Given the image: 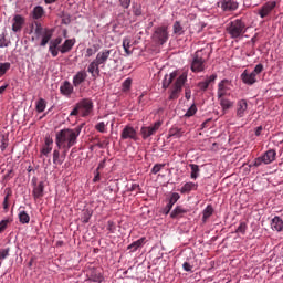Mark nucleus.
<instances>
[{"mask_svg":"<svg viewBox=\"0 0 283 283\" xmlns=\"http://www.w3.org/2000/svg\"><path fill=\"white\" fill-rule=\"evenodd\" d=\"M85 124H80L75 128H63L55 134V145L59 149H72L78 143V136L83 132Z\"/></svg>","mask_w":283,"mask_h":283,"instance_id":"1","label":"nucleus"},{"mask_svg":"<svg viewBox=\"0 0 283 283\" xmlns=\"http://www.w3.org/2000/svg\"><path fill=\"white\" fill-rule=\"evenodd\" d=\"M209 61V54L205 50H199L192 55L190 64L191 72L196 74L205 72V64Z\"/></svg>","mask_w":283,"mask_h":283,"instance_id":"2","label":"nucleus"},{"mask_svg":"<svg viewBox=\"0 0 283 283\" xmlns=\"http://www.w3.org/2000/svg\"><path fill=\"white\" fill-rule=\"evenodd\" d=\"M226 31L232 39H240V36L247 33V23L237 19L227 24Z\"/></svg>","mask_w":283,"mask_h":283,"instance_id":"3","label":"nucleus"},{"mask_svg":"<svg viewBox=\"0 0 283 283\" xmlns=\"http://www.w3.org/2000/svg\"><path fill=\"white\" fill-rule=\"evenodd\" d=\"M187 83V74L182 73L172 85L170 91V95L168 97L169 101H177L180 97V93L182 92V86Z\"/></svg>","mask_w":283,"mask_h":283,"instance_id":"4","label":"nucleus"},{"mask_svg":"<svg viewBox=\"0 0 283 283\" xmlns=\"http://www.w3.org/2000/svg\"><path fill=\"white\" fill-rule=\"evenodd\" d=\"M151 39L156 45H165L169 41V31L167 27H158L155 29Z\"/></svg>","mask_w":283,"mask_h":283,"instance_id":"5","label":"nucleus"},{"mask_svg":"<svg viewBox=\"0 0 283 283\" xmlns=\"http://www.w3.org/2000/svg\"><path fill=\"white\" fill-rule=\"evenodd\" d=\"M160 127H163V122L160 120H157L154 124H150L149 126H143L140 128L142 138L144 140H147L148 138H151V136H156Z\"/></svg>","mask_w":283,"mask_h":283,"instance_id":"6","label":"nucleus"},{"mask_svg":"<svg viewBox=\"0 0 283 283\" xmlns=\"http://www.w3.org/2000/svg\"><path fill=\"white\" fill-rule=\"evenodd\" d=\"M277 153L274 149L265 151L261 157L254 159L253 167H260L261 165H271L275 160Z\"/></svg>","mask_w":283,"mask_h":283,"instance_id":"7","label":"nucleus"},{"mask_svg":"<svg viewBox=\"0 0 283 283\" xmlns=\"http://www.w3.org/2000/svg\"><path fill=\"white\" fill-rule=\"evenodd\" d=\"M277 8L276 1H268L261 8L258 10V14L260 19H268V17H271L273 10Z\"/></svg>","mask_w":283,"mask_h":283,"instance_id":"8","label":"nucleus"},{"mask_svg":"<svg viewBox=\"0 0 283 283\" xmlns=\"http://www.w3.org/2000/svg\"><path fill=\"white\" fill-rule=\"evenodd\" d=\"M77 108H80L82 117L85 118L88 114H92L94 102L90 98H84L77 103Z\"/></svg>","mask_w":283,"mask_h":283,"instance_id":"9","label":"nucleus"},{"mask_svg":"<svg viewBox=\"0 0 283 283\" xmlns=\"http://www.w3.org/2000/svg\"><path fill=\"white\" fill-rule=\"evenodd\" d=\"M122 140H138V133L135 127L125 126L120 133Z\"/></svg>","mask_w":283,"mask_h":283,"instance_id":"10","label":"nucleus"},{"mask_svg":"<svg viewBox=\"0 0 283 283\" xmlns=\"http://www.w3.org/2000/svg\"><path fill=\"white\" fill-rule=\"evenodd\" d=\"M249 113V104L247 99H239L235 105V116L237 118H244Z\"/></svg>","mask_w":283,"mask_h":283,"instance_id":"11","label":"nucleus"},{"mask_svg":"<svg viewBox=\"0 0 283 283\" xmlns=\"http://www.w3.org/2000/svg\"><path fill=\"white\" fill-rule=\"evenodd\" d=\"M217 6L223 12H234V10H238V2L233 0H220Z\"/></svg>","mask_w":283,"mask_h":283,"instance_id":"12","label":"nucleus"},{"mask_svg":"<svg viewBox=\"0 0 283 283\" xmlns=\"http://www.w3.org/2000/svg\"><path fill=\"white\" fill-rule=\"evenodd\" d=\"M25 25V18L21 14H15L12 19V32H21Z\"/></svg>","mask_w":283,"mask_h":283,"instance_id":"13","label":"nucleus"},{"mask_svg":"<svg viewBox=\"0 0 283 283\" xmlns=\"http://www.w3.org/2000/svg\"><path fill=\"white\" fill-rule=\"evenodd\" d=\"M112 55V50L109 49H104L102 51H99L95 57V60L98 62V64L102 67H105V63H107V61H109V56Z\"/></svg>","mask_w":283,"mask_h":283,"instance_id":"14","label":"nucleus"},{"mask_svg":"<svg viewBox=\"0 0 283 283\" xmlns=\"http://www.w3.org/2000/svg\"><path fill=\"white\" fill-rule=\"evenodd\" d=\"M101 67H103L96 60H93L87 67L88 74L92 78H98L101 76Z\"/></svg>","mask_w":283,"mask_h":283,"instance_id":"15","label":"nucleus"},{"mask_svg":"<svg viewBox=\"0 0 283 283\" xmlns=\"http://www.w3.org/2000/svg\"><path fill=\"white\" fill-rule=\"evenodd\" d=\"M241 80L244 85H255V83H258V75L253 72L249 73V71L245 70L241 74Z\"/></svg>","mask_w":283,"mask_h":283,"instance_id":"16","label":"nucleus"},{"mask_svg":"<svg viewBox=\"0 0 283 283\" xmlns=\"http://www.w3.org/2000/svg\"><path fill=\"white\" fill-rule=\"evenodd\" d=\"M33 191H32V196L34 198V200H39L41 198H43V192L45 191V184L43 181H40L39 184L33 182Z\"/></svg>","mask_w":283,"mask_h":283,"instance_id":"17","label":"nucleus"},{"mask_svg":"<svg viewBox=\"0 0 283 283\" xmlns=\"http://www.w3.org/2000/svg\"><path fill=\"white\" fill-rule=\"evenodd\" d=\"M216 78H218L217 74H212L210 76H207L205 81L199 82L197 84V87H199V90L201 92H207V90H209V85H211V83H216Z\"/></svg>","mask_w":283,"mask_h":283,"instance_id":"18","label":"nucleus"},{"mask_svg":"<svg viewBox=\"0 0 283 283\" xmlns=\"http://www.w3.org/2000/svg\"><path fill=\"white\" fill-rule=\"evenodd\" d=\"M87 78V72L80 71L73 76V85L74 87H78L82 83H85Z\"/></svg>","mask_w":283,"mask_h":283,"instance_id":"19","label":"nucleus"},{"mask_svg":"<svg viewBox=\"0 0 283 283\" xmlns=\"http://www.w3.org/2000/svg\"><path fill=\"white\" fill-rule=\"evenodd\" d=\"M229 80H222L218 85L217 96L218 98H224L227 96V91L229 90Z\"/></svg>","mask_w":283,"mask_h":283,"instance_id":"20","label":"nucleus"},{"mask_svg":"<svg viewBox=\"0 0 283 283\" xmlns=\"http://www.w3.org/2000/svg\"><path fill=\"white\" fill-rule=\"evenodd\" d=\"M186 213H189V210L184 208L182 206H177L170 213V218L178 219L184 218Z\"/></svg>","mask_w":283,"mask_h":283,"instance_id":"21","label":"nucleus"},{"mask_svg":"<svg viewBox=\"0 0 283 283\" xmlns=\"http://www.w3.org/2000/svg\"><path fill=\"white\" fill-rule=\"evenodd\" d=\"M177 200H180V195L178 192H174L170 196L169 202L164 209L166 216L169 214V211H171V209H174V205L177 202Z\"/></svg>","mask_w":283,"mask_h":283,"instance_id":"22","label":"nucleus"},{"mask_svg":"<svg viewBox=\"0 0 283 283\" xmlns=\"http://www.w3.org/2000/svg\"><path fill=\"white\" fill-rule=\"evenodd\" d=\"M60 92L63 96H72L74 92V86L69 81H65L63 85L60 86Z\"/></svg>","mask_w":283,"mask_h":283,"instance_id":"23","label":"nucleus"},{"mask_svg":"<svg viewBox=\"0 0 283 283\" xmlns=\"http://www.w3.org/2000/svg\"><path fill=\"white\" fill-rule=\"evenodd\" d=\"M198 190V184L195 182H186L181 188H180V193L185 195V193H191V191H196Z\"/></svg>","mask_w":283,"mask_h":283,"instance_id":"24","label":"nucleus"},{"mask_svg":"<svg viewBox=\"0 0 283 283\" xmlns=\"http://www.w3.org/2000/svg\"><path fill=\"white\" fill-rule=\"evenodd\" d=\"M73 48H74V40L69 39V40H65L61 46H59V50L61 54H67V52H70Z\"/></svg>","mask_w":283,"mask_h":283,"instance_id":"25","label":"nucleus"},{"mask_svg":"<svg viewBox=\"0 0 283 283\" xmlns=\"http://www.w3.org/2000/svg\"><path fill=\"white\" fill-rule=\"evenodd\" d=\"M271 229L273 231H282L283 229V220L280 217H274L271 221Z\"/></svg>","mask_w":283,"mask_h":283,"instance_id":"26","label":"nucleus"},{"mask_svg":"<svg viewBox=\"0 0 283 283\" xmlns=\"http://www.w3.org/2000/svg\"><path fill=\"white\" fill-rule=\"evenodd\" d=\"M132 48V38L126 36L123 39V49L127 56H132L134 54L133 50H129Z\"/></svg>","mask_w":283,"mask_h":283,"instance_id":"27","label":"nucleus"},{"mask_svg":"<svg viewBox=\"0 0 283 283\" xmlns=\"http://www.w3.org/2000/svg\"><path fill=\"white\" fill-rule=\"evenodd\" d=\"M176 76H178V72H172L169 75H166L163 82V88L167 90V87L174 83V78H176Z\"/></svg>","mask_w":283,"mask_h":283,"instance_id":"28","label":"nucleus"},{"mask_svg":"<svg viewBox=\"0 0 283 283\" xmlns=\"http://www.w3.org/2000/svg\"><path fill=\"white\" fill-rule=\"evenodd\" d=\"M213 216V206L208 205L205 210L202 211V222L203 224L207 223V220Z\"/></svg>","mask_w":283,"mask_h":283,"instance_id":"29","label":"nucleus"},{"mask_svg":"<svg viewBox=\"0 0 283 283\" xmlns=\"http://www.w3.org/2000/svg\"><path fill=\"white\" fill-rule=\"evenodd\" d=\"M44 14H45V9H43V7L41 6H36L32 11V19L38 21V19H41Z\"/></svg>","mask_w":283,"mask_h":283,"instance_id":"30","label":"nucleus"},{"mask_svg":"<svg viewBox=\"0 0 283 283\" xmlns=\"http://www.w3.org/2000/svg\"><path fill=\"white\" fill-rule=\"evenodd\" d=\"M218 99L223 112H227V109H231V107H233V102L231 99H227L224 97H219Z\"/></svg>","mask_w":283,"mask_h":283,"instance_id":"31","label":"nucleus"},{"mask_svg":"<svg viewBox=\"0 0 283 283\" xmlns=\"http://www.w3.org/2000/svg\"><path fill=\"white\" fill-rule=\"evenodd\" d=\"M90 282H103V275L96 270H92L88 275Z\"/></svg>","mask_w":283,"mask_h":283,"instance_id":"32","label":"nucleus"},{"mask_svg":"<svg viewBox=\"0 0 283 283\" xmlns=\"http://www.w3.org/2000/svg\"><path fill=\"white\" fill-rule=\"evenodd\" d=\"M143 244H145V238H140L137 241H134L132 244L128 245V250H130L132 252L138 251V249L143 247Z\"/></svg>","mask_w":283,"mask_h":283,"instance_id":"33","label":"nucleus"},{"mask_svg":"<svg viewBox=\"0 0 283 283\" xmlns=\"http://www.w3.org/2000/svg\"><path fill=\"white\" fill-rule=\"evenodd\" d=\"M53 165H63L61 149H59V147L53 150Z\"/></svg>","mask_w":283,"mask_h":283,"instance_id":"34","label":"nucleus"},{"mask_svg":"<svg viewBox=\"0 0 283 283\" xmlns=\"http://www.w3.org/2000/svg\"><path fill=\"white\" fill-rule=\"evenodd\" d=\"M18 217L21 224H30V214L25 210H20Z\"/></svg>","mask_w":283,"mask_h":283,"instance_id":"35","label":"nucleus"},{"mask_svg":"<svg viewBox=\"0 0 283 283\" xmlns=\"http://www.w3.org/2000/svg\"><path fill=\"white\" fill-rule=\"evenodd\" d=\"M99 46L98 44H93L92 48H87L86 49V59H90L91 56H94V54H96V52H98Z\"/></svg>","mask_w":283,"mask_h":283,"instance_id":"36","label":"nucleus"},{"mask_svg":"<svg viewBox=\"0 0 283 283\" xmlns=\"http://www.w3.org/2000/svg\"><path fill=\"white\" fill-rule=\"evenodd\" d=\"M46 105H48V103L45 102V99L40 98L36 102V106H35L36 112H39V114H41L42 112H45Z\"/></svg>","mask_w":283,"mask_h":283,"instance_id":"37","label":"nucleus"},{"mask_svg":"<svg viewBox=\"0 0 283 283\" xmlns=\"http://www.w3.org/2000/svg\"><path fill=\"white\" fill-rule=\"evenodd\" d=\"M52 39V32L46 31L43 36H42V41L40 43L41 48H45V45H48V43H50V40Z\"/></svg>","mask_w":283,"mask_h":283,"instance_id":"38","label":"nucleus"},{"mask_svg":"<svg viewBox=\"0 0 283 283\" xmlns=\"http://www.w3.org/2000/svg\"><path fill=\"white\" fill-rule=\"evenodd\" d=\"M172 28H174V33L178 34V36L185 34V29H182V24H180V22L176 21Z\"/></svg>","mask_w":283,"mask_h":283,"instance_id":"39","label":"nucleus"},{"mask_svg":"<svg viewBox=\"0 0 283 283\" xmlns=\"http://www.w3.org/2000/svg\"><path fill=\"white\" fill-rule=\"evenodd\" d=\"M190 168H191L190 177L192 178V180H196V178H198V174H200V167L196 164H190Z\"/></svg>","mask_w":283,"mask_h":283,"instance_id":"40","label":"nucleus"},{"mask_svg":"<svg viewBox=\"0 0 283 283\" xmlns=\"http://www.w3.org/2000/svg\"><path fill=\"white\" fill-rule=\"evenodd\" d=\"M169 136H176L177 138H180V136H182V129L178 127H172L169 129Z\"/></svg>","mask_w":283,"mask_h":283,"instance_id":"41","label":"nucleus"},{"mask_svg":"<svg viewBox=\"0 0 283 283\" xmlns=\"http://www.w3.org/2000/svg\"><path fill=\"white\" fill-rule=\"evenodd\" d=\"M196 112H198V107H196V104H192L185 114L186 118H191V116H195Z\"/></svg>","mask_w":283,"mask_h":283,"instance_id":"42","label":"nucleus"},{"mask_svg":"<svg viewBox=\"0 0 283 283\" xmlns=\"http://www.w3.org/2000/svg\"><path fill=\"white\" fill-rule=\"evenodd\" d=\"M10 256V248L1 249L0 250V262H3L6 258Z\"/></svg>","mask_w":283,"mask_h":283,"instance_id":"43","label":"nucleus"},{"mask_svg":"<svg viewBox=\"0 0 283 283\" xmlns=\"http://www.w3.org/2000/svg\"><path fill=\"white\" fill-rule=\"evenodd\" d=\"M133 12H134L135 17H140V14H143V9H142L140 4L133 3Z\"/></svg>","mask_w":283,"mask_h":283,"instance_id":"44","label":"nucleus"},{"mask_svg":"<svg viewBox=\"0 0 283 283\" xmlns=\"http://www.w3.org/2000/svg\"><path fill=\"white\" fill-rule=\"evenodd\" d=\"M122 87H123V92H129V90L132 88V78H126L123 84H122Z\"/></svg>","mask_w":283,"mask_h":283,"instance_id":"45","label":"nucleus"},{"mask_svg":"<svg viewBox=\"0 0 283 283\" xmlns=\"http://www.w3.org/2000/svg\"><path fill=\"white\" fill-rule=\"evenodd\" d=\"M10 45V41L6 39V33L0 34V48H8Z\"/></svg>","mask_w":283,"mask_h":283,"instance_id":"46","label":"nucleus"},{"mask_svg":"<svg viewBox=\"0 0 283 283\" xmlns=\"http://www.w3.org/2000/svg\"><path fill=\"white\" fill-rule=\"evenodd\" d=\"M8 70H10L9 62L0 63V76H3V74H6V72H8Z\"/></svg>","mask_w":283,"mask_h":283,"instance_id":"47","label":"nucleus"},{"mask_svg":"<svg viewBox=\"0 0 283 283\" xmlns=\"http://www.w3.org/2000/svg\"><path fill=\"white\" fill-rule=\"evenodd\" d=\"M63 43V38H56L55 40H52L50 42V46L51 48H57L59 49V45Z\"/></svg>","mask_w":283,"mask_h":283,"instance_id":"48","label":"nucleus"},{"mask_svg":"<svg viewBox=\"0 0 283 283\" xmlns=\"http://www.w3.org/2000/svg\"><path fill=\"white\" fill-rule=\"evenodd\" d=\"M107 231L109 233H116V223L114 221L107 222Z\"/></svg>","mask_w":283,"mask_h":283,"instance_id":"49","label":"nucleus"},{"mask_svg":"<svg viewBox=\"0 0 283 283\" xmlns=\"http://www.w3.org/2000/svg\"><path fill=\"white\" fill-rule=\"evenodd\" d=\"M34 25H35L34 32H35L36 36H41V34H43V27L39 22H34Z\"/></svg>","mask_w":283,"mask_h":283,"instance_id":"50","label":"nucleus"},{"mask_svg":"<svg viewBox=\"0 0 283 283\" xmlns=\"http://www.w3.org/2000/svg\"><path fill=\"white\" fill-rule=\"evenodd\" d=\"M165 167V164H156L153 168H151V174L156 175L160 171V169H163Z\"/></svg>","mask_w":283,"mask_h":283,"instance_id":"51","label":"nucleus"},{"mask_svg":"<svg viewBox=\"0 0 283 283\" xmlns=\"http://www.w3.org/2000/svg\"><path fill=\"white\" fill-rule=\"evenodd\" d=\"M237 233H247V223L245 222H241L237 229Z\"/></svg>","mask_w":283,"mask_h":283,"instance_id":"52","label":"nucleus"},{"mask_svg":"<svg viewBox=\"0 0 283 283\" xmlns=\"http://www.w3.org/2000/svg\"><path fill=\"white\" fill-rule=\"evenodd\" d=\"M263 71H264V65L258 64L252 71V74H255L258 76V74H262Z\"/></svg>","mask_w":283,"mask_h":283,"instance_id":"53","label":"nucleus"},{"mask_svg":"<svg viewBox=\"0 0 283 283\" xmlns=\"http://www.w3.org/2000/svg\"><path fill=\"white\" fill-rule=\"evenodd\" d=\"M49 52L52 54L53 59H56V56H59V48H54V46H49Z\"/></svg>","mask_w":283,"mask_h":283,"instance_id":"54","label":"nucleus"},{"mask_svg":"<svg viewBox=\"0 0 283 283\" xmlns=\"http://www.w3.org/2000/svg\"><path fill=\"white\" fill-rule=\"evenodd\" d=\"M95 129L97 132H101V134H105V122H101L95 126Z\"/></svg>","mask_w":283,"mask_h":283,"instance_id":"55","label":"nucleus"},{"mask_svg":"<svg viewBox=\"0 0 283 283\" xmlns=\"http://www.w3.org/2000/svg\"><path fill=\"white\" fill-rule=\"evenodd\" d=\"M120 6L124 8V10L129 9V6H132V0H118Z\"/></svg>","mask_w":283,"mask_h":283,"instance_id":"56","label":"nucleus"},{"mask_svg":"<svg viewBox=\"0 0 283 283\" xmlns=\"http://www.w3.org/2000/svg\"><path fill=\"white\" fill-rule=\"evenodd\" d=\"M12 198V188L8 187L4 189V200H10Z\"/></svg>","mask_w":283,"mask_h":283,"instance_id":"57","label":"nucleus"},{"mask_svg":"<svg viewBox=\"0 0 283 283\" xmlns=\"http://www.w3.org/2000/svg\"><path fill=\"white\" fill-rule=\"evenodd\" d=\"M52 151V146H44L41 150L43 156H48Z\"/></svg>","mask_w":283,"mask_h":283,"instance_id":"58","label":"nucleus"},{"mask_svg":"<svg viewBox=\"0 0 283 283\" xmlns=\"http://www.w3.org/2000/svg\"><path fill=\"white\" fill-rule=\"evenodd\" d=\"M62 149V154L60 155L62 158V164L65 163V158L67 156V153L70 151V148H60Z\"/></svg>","mask_w":283,"mask_h":283,"instance_id":"59","label":"nucleus"},{"mask_svg":"<svg viewBox=\"0 0 283 283\" xmlns=\"http://www.w3.org/2000/svg\"><path fill=\"white\" fill-rule=\"evenodd\" d=\"M52 145H54V140L52 139V137H45L44 146L52 147Z\"/></svg>","mask_w":283,"mask_h":283,"instance_id":"60","label":"nucleus"},{"mask_svg":"<svg viewBox=\"0 0 283 283\" xmlns=\"http://www.w3.org/2000/svg\"><path fill=\"white\" fill-rule=\"evenodd\" d=\"M8 220H2L1 222H0V233H3V230L4 229H8Z\"/></svg>","mask_w":283,"mask_h":283,"instance_id":"61","label":"nucleus"},{"mask_svg":"<svg viewBox=\"0 0 283 283\" xmlns=\"http://www.w3.org/2000/svg\"><path fill=\"white\" fill-rule=\"evenodd\" d=\"M78 112H81V108H78V104H76L74 109L70 113V116H78Z\"/></svg>","mask_w":283,"mask_h":283,"instance_id":"62","label":"nucleus"},{"mask_svg":"<svg viewBox=\"0 0 283 283\" xmlns=\"http://www.w3.org/2000/svg\"><path fill=\"white\" fill-rule=\"evenodd\" d=\"M182 269H184V271L189 272V271H191V269H193V266L189 262H185L182 264Z\"/></svg>","mask_w":283,"mask_h":283,"instance_id":"63","label":"nucleus"},{"mask_svg":"<svg viewBox=\"0 0 283 283\" xmlns=\"http://www.w3.org/2000/svg\"><path fill=\"white\" fill-rule=\"evenodd\" d=\"M2 206H3L4 211H8V209H10V200L4 199Z\"/></svg>","mask_w":283,"mask_h":283,"instance_id":"64","label":"nucleus"}]
</instances>
